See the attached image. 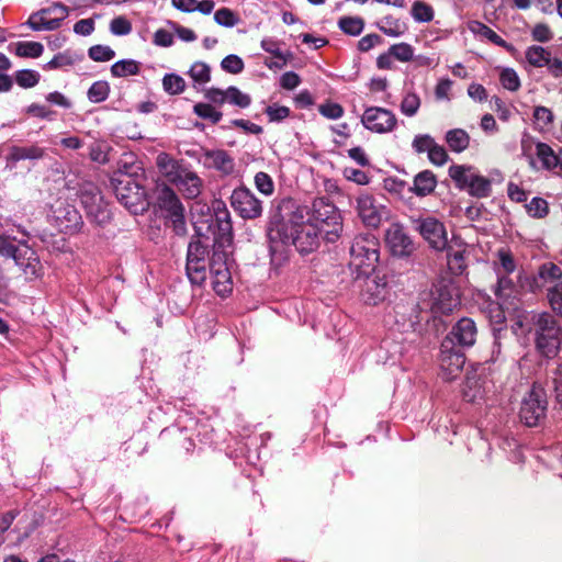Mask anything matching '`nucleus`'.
<instances>
[{"instance_id":"f257e3e1","label":"nucleus","mask_w":562,"mask_h":562,"mask_svg":"<svg viewBox=\"0 0 562 562\" xmlns=\"http://www.w3.org/2000/svg\"><path fill=\"white\" fill-rule=\"evenodd\" d=\"M308 209L296 206L286 218L274 214L269 223L268 237L271 244H293L301 254H310L319 246L323 234L306 220Z\"/></svg>"},{"instance_id":"f03ea898","label":"nucleus","mask_w":562,"mask_h":562,"mask_svg":"<svg viewBox=\"0 0 562 562\" xmlns=\"http://www.w3.org/2000/svg\"><path fill=\"white\" fill-rule=\"evenodd\" d=\"M531 334L537 351L548 358H554L562 344V327L550 313L533 314L531 317Z\"/></svg>"},{"instance_id":"7ed1b4c3","label":"nucleus","mask_w":562,"mask_h":562,"mask_svg":"<svg viewBox=\"0 0 562 562\" xmlns=\"http://www.w3.org/2000/svg\"><path fill=\"white\" fill-rule=\"evenodd\" d=\"M306 220L317 227L328 243L337 241L342 233V216L326 198H317L313 201Z\"/></svg>"},{"instance_id":"20e7f679","label":"nucleus","mask_w":562,"mask_h":562,"mask_svg":"<svg viewBox=\"0 0 562 562\" xmlns=\"http://www.w3.org/2000/svg\"><path fill=\"white\" fill-rule=\"evenodd\" d=\"M460 291L450 279L434 283L429 292L422 296V308L429 310L435 316L448 315L460 306Z\"/></svg>"},{"instance_id":"39448f33","label":"nucleus","mask_w":562,"mask_h":562,"mask_svg":"<svg viewBox=\"0 0 562 562\" xmlns=\"http://www.w3.org/2000/svg\"><path fill=\"white\" fill-rule=\"evenodd\" d=\"M112 186L119 202L131 213L140 214L148 209L147 192L135 177L116 176L112 179Z\"/></svg>"},{"instance_id":"423d86ee","label":"nucleus","mask_w":562,"mask_h":562,"mask_svg":"<svg viewBox=\"0 0 562 562\" xmlns=\"http://www.w3.org/2000/svg\"><path fill=\"white\" fill-rule=\"evenodd\" d=\"M379 260V241L371 234L358 235L350 247V267L359 276H368Z\"/></svg>"},{"instance_id":"0eeeda50","label":"nucleus","mask_w":562,"mask_h":562,"mask_svg":"<svg viewBox=\"0 0 562 562\" xmlns=\"http://www.w3.org/2000/svg\"><path fill=\"white\" fill-rule=\"evenodd\" d=\"M156 200L177 234L186 233L184 207L175 191L166 184L156 187Z\"/></svg>"},{"instance_id":"6e6552de","label":"nucleus","mask_w":562,"mask_h":562,"mask_svg":"<svg viewBox=\"0 0 562 562\" xmlns=\"http://www.w3.org/2000/svg\"><path fill=\"white\" fill-rule=\"evenodd\" d=\"M449 176L461 189L476 198L488 196L492 190L491 181L476 173L472 167L454 165L449 168Z\"/></svg>"},{"instance_id":"1a4fd4ad","label":"nucleus","mask_w":562,"mask_h":562,"mask_svg":"<svg viewBox=\"0 0 562 562\" xmlns=\"http://www.w3.org/2000/svg\"><path fill=\"white\" fill-rule=\"evenodd\" d=\"M547 395L542 387L533 385L521 402L520 419L528 427L537 426L547 412Z\"/></svg>"},{"instance_id":"9d476101","label":"nucleus","mask_w":562,"mask_h":562,"mask_svg":"<svg viewBox=\"0 0 562 562\" xmlns=\"http://www.w3.org/2000/svg\"><path fill=\"white\" fill-rule=\"evenodd\" d=\"M355 202L356 212L367 227H379L383 218L389 215L386 206L371 193L361 192Z\"/></svg>"},{"instance_id":"9b49d317","label":"nucleus","mask_w":562,"mask_h":562,"mask_svg":"<svg viewBox=\"0 0 562 562\" xmlns=\"http://www.w3.org/2000/svg\"><path fill=\"white\" fill-rule=\"evenodd\" d=\"M413 228L417 231L428 245L435 250H443L448 245L445 225L434 216H418L411 218Z\"/></svg>"},{"instance_id":"f8f14e48","label":"nucleus","mask_w":562,"mask_h":562,"mask_svg":"<svg viewBox=\"0 0 562 562\" xmlns=\"http://www.w3.org/2000/svg\"><path fill=\"white\" fill-rule=\"evenodd\" d=\"M231 206L244 220H256L262 215L263 205L255 193L246 188L239 187L231 194Z\"/></svg>"},{"instance_id":"ddd939ff","label":"nucleus","mask_w":562,"mask_h":562,"mask_svg":"<svg viewBox=\"0 0 562 562\" xmlns=\"http://www.w3.org/2000/svg\"><path fill=\"white\" fill-rule=\"evenodd\" d=\"M69 14V9L60 2L42 9L27 20V25L34 31H53L60 26L63 20Z\"/></svg>"},{"instance_id":"4468645a","label":"nucleus","mask_w":562,"mask_h":562,"mask_svg":"<svg viewBox=\"0 0 562 562\" xmlns=\"http://www.w3.org/2000/svg\"><path fill=\"white\" fill-rule=\"evenodd\" d=\"M227 254L225 251L215 250L210 262V273L212 286L214 291L225 296L232 292V274L227 265Z\"/></svg>"},{"instance_id":"2eb2a0df","label":"nucleus","mask_w":562,"mask_h":562,"mask_svg":"<svg viewBox=\"0 0 562 562\" xmlns=\"http://www.w3.org/2000/svg\"><path fill=\"white\" fill-rule=\"evenodd\" d=\"M207 249L200 240H193L188 246L187 274L191 283L201 285L206 280Z\"/></svg>"},{"instance_id":"dca6fc26","label":"nucleus","mask_w":562,"mask_h":562,"mask_svg":"<svg viewBox=\"0 0 562 562\" xmlns=\"http://www.w3.org/2000/svg\"><path fill=\"white\" fill-rule=\"evenodd\" d=\"M361 123L372 133L385 134L394 131L397 125V119L391 110L370 106L364 110Z\"/></svg>"},{"instance_id":"f3484780","label":"nucleus","mask_w":562,"mask_h":562,"mask_svg":"<svg viewBox=\"0 0 562 562\" xmlns=\"http://www.w3.org/2000/svg\"><path fill=\"white\" fill-rule=\"evenodd\" d=\"M439 363L442 378L447 381L453 380L465 363L464 355L454 349L449 337L441 342Z\"/></svg>"},{"instance_id":"a211bd4d","label":"nucleus","mask_w":562,"mask_h":562,"mask_svg":"<svg viewBox=\"0 0 562 562\" xmlns=\"http://www.w3.org/2000/svg\"><path fill=\"white\" fill-rule=\"evenodd\" d=\"M12 259L27 280L37 279L44 273L43 265L36 251L26 244L18 245V250Z\"/></svg>"},{"instance_id":"6ab92c4d","label":"nucleus","mask_w":562,"mask_h":562,"mask_svg":"<svg viewBox=\"0 0 562 562\" xmlns=\"http://www.w3.org/2000/svg\"><path fill=\"white\" fill-rule=\"evenodd\" d=\"M385 241L391 252L396 257H408L414 251V243L404 227L393 223L385 232Z\"/></svg>"},{"instance_id":"aec40b11","label":"nucleus","mask_w":562,"mask_h":562,"mask_svg":"<svg viewBox=\"0 0 562 562\" xmlns=\"http://www.w3.org/2000/svg\"><path fill=\"white\" fill-rule=\"evenodd\" d=\"M170 182H172L187 199L198 198L203 188V180L198 173L184 167L171 178Z\"/></svg>"},{"instance_id":"412c9836","label":"nucleus","mask_w":562,"mask_h":562,"mask_svg":"<svg viewBox=\"0 0 562 562\" xmlns=\"http://www.w3.org/2000/svg\"><path fill=\"white\" fill-rule=\"evenodd\" d=\"M389 294L387 283L384 278L367 277L361 289V299L366 304L378 305L382 303Z\"/></svg>"},{"instance_id":"4be33fe9","label":"nucleus","mask_w":562,"mask_h":562,"mask_svg":"<svg viewBox=\"0 0 562 562\" xmlns=\"http://www.w3.org/2000/svg\"><path fill=\"white\" fill-rule=\"evenodd\" d=\"M202 161L205 168L215 169L223 176H229L235 170L234 158L223 149L204 151Z\"/></svg>"},{"instance_id":"5701e85b","label":"nucleus","mask_w":562,"mask_h":562,"mask_svg":"<svg viewBox=\"0 0 562 562\" xmlns=\"http://www.w3.org/2000/svg\"><path fill=\"white\" fill-rule=\"evenodd\" d=\"M558 282H562V269L552 262H546L539 267L537 276L533 278L531 290L552 286Z\"/></svg>"},{"instance_id":"b1692460","label":"nucleus","mask_w":562,"mask_h":562,"mask_svg":"<svg viewBox=\"0 0 562 562\" xmlns=\"http://www.w3.org/2000/svg\"><path fill=\"white\" fill-rule=\"evenodd\" d=\"M476 334L475 323L471 318L464 317L453 326L449 338L453 344L457 341L460 346L471 347L476 340Z\"/></svg>"},{"instance_id":"393cba45","label":"nucleus","mask_w":562,"mask_h":562,"mask_svg":"<svg viewBox=\"0 0 562 562\" xmlns=\"http://www.w3.org/2000/svg\"><path fill=\"white\" fill-rule=\"evenodd\" d=\"M447 265L451 273L462 274L467 269V249L463 245H447Z\"/></svg>"},{"instance_id":"a878e982","label":"nucleus","mask_w":562,"mask_h":562,"mask_svg":"<svg viewBox=\"0 0 562 562\" xmlns=\"http://www.w3.org/2000/svg\"><path fill=\"white\" fill-rule=\"evenodd\" d=\"M45 155V148L38 145L12 146L7 156V161L15 164L20 160H38Z\"/></svg>"},{"instance_id":"bb28decb","label":"nucleus","mask_w":562,"mask_h":562,"mask_svg":"<svg viewBox=\"0 0 562 562\" xmlns=\"http://www.w3.org/2000/svg\"><path fill=\"white\" fill-rule=\"evenodd\" d=\"M280 45V42L271 37H266L260 43V46L265 52L277 58V60L271 64L266 63L269 68H282L288 63L289 57H291L289 52L281 50Z\"/></svg>"},{"instance_id":"cd10ccee","label":"nucleus","mask_w":562,"mask_h":562,"mask_svg":"<svg viewBox=\"0 0 562 562\" xmlns=\"http://www.w3.org/2000/svg\"><path fill=\"white\" fill-rule=\"evenodd\" d=\"M437 184L435 175L429 170H424L415 176L413 192L418 196H425L431 193Z\"/></svg>"},{"instance_id":"c85d7f7f","label":"nucleus","mask_w":562,"mask_h":562,"mask_svg":"<svg viewBox=\"0 0 562 562\" xmlns=\"http://www.w3.org/2000/svg\"><path fill=\"white\" fill-rule=\"evenodd\" d=\"M446 142L452 151L462 153L470 145V135L462 128H453L446 133Z\"/></svg>"},{"instance_id":"c756f323","label":"nucleus","mask_w":562,"mask_h":562,"mask_svg":"<svg viewBox=\"0 0 562 562\" xmlns=\"http://www.w3.org/2000/svg\"><path fill=\"white\" fill-rule=\"evenodd\" d=\"M536 155L544 169L552 170L558 167L560 153L555 154L548 144L538 143L536 145Z\"/></svg>"},{"instance_id":"7c9ffc66","label":"nucleus","mask_w":562,"mask_h":562,"mask_svg":"<svg viewBox=\"0 0 562 562\" xmlns=\"http://www.w3.org/2000/svg\"><path fill=\"white\" fill-rule=\"evenodd\" d=\"M140 71V63L134 59H122L111 66L113 77L123 78L127 76H136Z\"/></svg>"},{"instance_id":"2f4dec72","label":"nucleus","mask_w":562,"mask_h":562,"mask_svg":"<svg viewBox=\"0 0 562 562\" xmlns=\"http://www.w3.org/2000/svg\"><path fill=\"white\" fill-rule=\"evenodd\" d=\"M156 165L170 181L183 167L166 153H160L156 158Z\"/></svg>"},{"instance_id":"473e14b6","label":"nucleus","mask_w":562,"mask_h":562,"mask_svg":"<svg viewBox=\"0 0 562 562\" xmlns=\"http://www.w3.org/2000/svg\"><path fill=\"white\" fill-rule=\"evenodd\" d=\"M551 53L542 46H530L527 48L525 56L527 61L537 68L544 67L549 63Z\"/></svg>"},{"instance_id":"72a5a7b5","label":"nucleus","mask_w":562,"mask_h":562,"mask_svg":"<svg viewBox=\"0 0 562 562\" xmlns=\"http://www.w3.org/2000/svg\"><path fill=\"white\" fill-rule=\"evenodd\" d=\"M411 14L416 22L428 23L432 21L435 12L430 4L416 0L412 4Z\"/></svg>"},{"instance_id":"f704fd0d","label":"nucleus","mask_w":562,"mask_h":562,"mask_svg":"<svg viewBox=\"0 0 562 562\" xmlns=\"http://www.w3.org/2000/svg\"><path fill=\"white\" fill-rule=\"evenodd\" d=\"M339 29L347 35L358 36L364 27V21L360 16H342L338 21Z\"/></svg>"},{"instance_id":"c9c22d12","label":"nucleus","mask_w":562,"mask_h":562,"mask_svg":"<svg viewBox=\"0 0 562 562\" xmlns=\"http://www.w3.org/2000/svg\"><path fill=\"white\" fill-rule=\"evenodd\" d=\"M79 59V57L70 52L64 50L55 55L45 66V69L53 70L58 68H66L75 65V63Z\"/></svg>"},{"instance_id":"e433bc0d","label":"nucleus","mask_w":562,"mask_h":562,"mask_svg":"<svg viewBox=\"0 0 562 562\" xmlns=\"http://www.w3.org/2000/svg\"><path fill=\"white\" fill-rule=\"evenodd\" d=\"M86 212L87 215L98 225H103L111 220V212L103 199L100 203L91 205V207Z\"/></svg>"},{"instance_id":"4c0bfd02","label":"nucleus","mask_w":562,"mask_h":562,"mask_svg":"<svg viewBox=\"0 0 562 562\" xmlns=\"http://www.w3.org/2000/svg\"><path fill=\"white\" fill-rule=\"evenodd\" d=\"M497 258H498V262L495 267V271L497 274H501V273L510 274L516 270L517 266H516L515 259H514L513 255L510 254V251L505 250V249H499L497 251Z\"/></svg>"},{"instance_id":"58836bf2","label":"nucleus","mask_w":562,"mask_h":562,"mask_svg":"<svg viewBox=\"0 0 562 562\" xmlns=\"http://www.w3.org/2000/svg\"><path fill=\"white\" fill-rule=\"evenodd\" d=\"M379 30L387 36L398 37L405 33V25L391 16L384 18L379 23Z\"/></svg>"},{"instance_id":"ea45409f","label":"nucleus","mask_w":562,"mask_h":562,"mask_svg":"<svg viewBox=\"0 0 562 562\" xmlns=\"http://www.w3.org/2000/svg\"><path fill=\"white\" fill-rule=\"evenodd\" d=\"M164 90L171 95L182 93L186 89L184 79L176 74H167L162 78Z\"/></svg>"},{"instance_id":"a19ab883","label":"nucleus","mask_w":562,"mask_h":562,"mask_svg":"<svg viewBox=\"0 0 562 562\" xmlns=\"http://www.w3.org/2000/svg\"><path fill=\"white\" fill-rule=\"evenodd\" d=\"M420 104L419 95L416 92L408 91L404 94L401 102V112L408 117L414 116L418 112Z\"/></svg>"},{"instance_id":"79ce46f5","label":"nucleus","mask_w":562,"mask_h":562,"mask_svg":"<svg viewBox=\"0 0 562 562\" xmlns=\"http://www.w3.org/2000/svg\"><path fill=\"white\" fill-rule=\"evenodd\" d=\"M41 75L36 70L22 69L14 74L15 82L24 89L35 87L40 81Z\"/></svg>"},{"instance_id":"37998d69","label":"nucleus","mask_w":562,"mask_h":562,"mask_svg":"<svg viewBox=\"0 0 562 562\" xmlns=\"http://www.w3.org/2000/svg\"><path fill=\"white\" fill-rule=\"evenodd\" d=\"M44 46L40 42H19L15 54L20 57L37 58L43 54Z\"/></svg>"},{"instance_id":"c03bdc74","label":"nucleus","mask_w":562,"mask_h":562,"mask_svg":"<svg viewBox=\"0 0 562 562\" xmlns=\"http://www.w3.org/2000/svg\"><path fill=\"white\" fill-rule=\"evenodd\" d=\"M497 284L495 289V295L499 300L506 301L512 296L515 290V283L514 281L508 277V274L501 273L497 274Z\"/></svg>"},{"instance_id":"a18cd8bd","label":"nucleus","mask_w":562,"mask_h":562,"mask_svg":"<svg viewBox=\"0 0 562 562\" xmlns=\"http://www.w3.org/2000/svg\"><path fill=\"white\" fill-rule=\"evenodd\" d=\"M110 93V87L106 81H95L88 90V99L93 103L104 101Z\"/></svg>"},{"instance_id":"49530a36","label":"nucleus","mask_w":562,"mask_h":562,"mask_svg":"<svg viewBox=\"0 0 562 562\" xmlns=\"http://www.w3.org/2000/svg\"><path fill=\"white\" fill-rule=\"evenodd\" d=\"M256 189L263 195L270 196L274 192V182L272 178L263 171H259L254 178Z\"/></svg>"},{"instance_id":"de8ad7c7","label":"nucleus","mask_w":562,"mask_h":562,"mask_svg":"<svg viewBox=\"0 0 562 562\" xmlns=\"http://www.w3.org/2000/svg\"><path fill=\"white\" fill-rule=\"evenodd\" d=\"M193 111L199 117L209 120L214 124L220 122L222 119V112L217 111L209 103H196L193 106Z\"/></svg>"},{"instance_id":"09e8293b","label":"nucleus","mask_w":562,"mask_h":562,"mask_svg":"<svg viewBox=\"0 0 562 562\" xmlns=\"http://www.w3.org/2000/svg\"><path fill=\"white\" fill-rule=\"evenodd\" d=\"M227 102L229 104L236 105L238 108L245 109L248 108L251 103V98L249 94L244 93L237 87L231 86L227 88Z\"/></svg>"},{"instance_id":"8fccbe9b","label":"nucleus","mask_w":562,"mask_h":562,"mask_svg":"<svg viewBox=\"0 0 562 562\" xmlns=\"http://www.w3.org/2000/svg\"><path fill=\"white\" fill-rule=\"evenodd\" d=\"M502 86L509 91H517L520 88V79L513 68H505L499 75Z\"/></svg>"},{"instance_id":"3c124183","label":"nucleus","mask_w":562,"mask_h":562,"mask_svg":"<svg viewBox=\"0 0 562 562\" xmlns=\"http://www.w3.org/2000/svg\"><path fill=\"white\" fill-rule=\"evenodd\" d=\"M189 76L198 83H206L211 79V69L205 63L196 61L191 66Z\"/></svg>"},{"instance_id":"603ef678","label":"nucleus","mask_w":562,"mask_h":562,"mask_svg":"<svg viewBox=\"0 0 562 562\" xmlns=\"http://www.w3.org/2000/svg\"><path fill=\"white\" fill-rule=\"evenodd\" d=\"M389 50L393 58L402 63H407L414 58V49L408 43L394 44Z\"/></svg>"},{"instance_id":"864d4df0","label":"nucleus","mask_w":562,"mask_h":562,"mask_svg":"<svg viewBox=\"0 0 562 562\" xmlns=\"http://www.w3.org/2000/svg\"><path fill=\"white\" fill-rule=\"evenodd\" d=\"M88 56L94 61H109L114 58L115 52L106 45H94L89 48Z\"/></svg>"},{"instance_id":"5fc2aeb1","label":"nucleus","mask_w":562,"mask_h":562,"mask_svg":"<svg viewBox=\"0 0 562 562\" xmlns=\"http://www.w3.org/2000/svg\"><path fill=\"white\" fill-rule=\"evenodd\" d=\"M526 209L528 214L536 218H542L549 212L548 202L542 198H533L528 204H526Z\"/></svg>"},{"instance_id":"6e6d98bb","label":"nucleus","mask_w":562,"mask_h":562,"mask_svg":"<svg viewBox=\"0 0 562 562\" xmlns=\"http://www.w3.org/2000/svg\"><path fill=\"white\" fill-rule=\"evenodd\" d=\"M109 145L105 142H94L90 146V159L92 161H95L98 164H106L109 161L108 153H109Z\"/></svg>"},{"instance_id":"4d7b16f0","label":"nucleus","mask_w":562,"mask_h":562,"mask_svg":"<svg viewBox=\"0 0 562 562\" xmlns=\"http://www.w3.org/2000/svg\"><path fill=\"white\" fill-rule=\"evenodd\" d=\"M214 21L218 25L233 27L238 23V18L231 9L222 8L214 13Z\"/></svg>"},{"instance_id":"13d9d810","label":"nucleus","mask_w":562,"mask_h":562,"mask_svg":"<svg viewBox=\"0 0 562 562\" xmlns=\"http://www.w3.org/2000/svg\"><path fill=\"white\" fill-rule=\"evenodd\" d=\"M318 112L329 120H338L345 113L344 108L339 103L331 101L319 104Z\"/></svg>"},{"instance_id":"bf43d9fd","label":"nucleus","mask_w":562,"mask_h":562,"mask_svg":"<svg viewBox=\"0 0 562 562\" xmlns=\"http://www.w3.org/2000/svg\"><path fill=\"white\" fill-rule=\"evenodd\" d=\"M462 394L465 401L474 402L476 398L482 396L479 381L475 378H467L462 389Z\"/></svg>"},{"instance_id":"052dcab7","label":"nucleus","mask_w":562,"mask_h":562,"mask_svg":"<svg viewBox=\"0 0 562 562\" xmlns=\"http://www.w3.org/2000/svg\"><path fill=\"white\" fill-rule=\"evenodd\" d=\"M548 299L552 310L562 315V282L549 286Z\"/></svg>"},{"instance_id":"680f3d73","label":"nucleus","mask_w":562,"mask_h":562,"mask_svg":"<svg viewBox=\"0 0 562 562\" xmlns=\"http://www.w3.org/2000/svg\"><path fill=\"white\" fill-rule=\"evenodd\" d=\"M221 66L223 70L233 75L240 74L245 67L243 59L235 54L227 55L222 60Z\"/></svg>"},{"instance_id":"e2e57ef3","label":"nucleus","mask_w":562,"mask_h":562,"mask_svg":"<svg viewBox=\"0 0 562 562\" xmlns=\"http://www.w3.org/2000/svg\"><path fill=\"white\" fill-rule=\"evenodd\" d=\"M473 31L479 33L483 37L487 38L497 46L507 47V43L496 32H494L491 27L482 23H476L475 26L473 27Z\"/></svg>"},{"instance_id":"0e129e2a","label":"nucleus","mask_w":562,"mask_h":562,"mask_svg":"<svg viewBox=\"0 0 562 562\" xmlns=\"http://www.w3.org/2000/svg\"><path fill=\"white\" fill-rule=\"evenodd\" d=\"M436 144V140L434 137H431L429 134H420L416 135L413 139L412 147L414 150L418 154L427 151L432 148V145Z\"/></svg>"},{"instance_id":"69168bd1","label":"nucleus","mask_w":562,"mask_h":562,"mask_svg":"<svg viewBox=\"0 0 562 562\" xmlns=\"http://www.w3.org/2000/svg\"><path fill=\"white\" fill-rule=\"evenodd\" d=\"M112 34L122 36L132 32V23L125 16H116L110 23Z\"/></svg>"},{"instance_id":"338daca9","label":"nucleus","mask_w":562,"mask_h":562,"mask_svg":"<svg viewBox=\"0 0 562 562\" xmlns=\"http://www.w3.org/2000/svg\"><path fill=\"white\" fill-rule=\"evenodd\" d=\"M290 109L285 105L272 104L266 109L270 122H281L290 115Z\"/></svg>"},{"instance_id":"774afa93","label":"nucleus","mask_w":562,"mask_h":562,"mask_svg":"<svg viewBox=\"0 0 562 562\" xmlns=\"http://www.w3.org/2000/svg\"><path fill=\"white\" fill-rule=\"evenodd\" d=\"M452 85L453 82L448 78L440 79L435 87L436 99L439 101H450Z\"/></svg>"}]
</instances>
